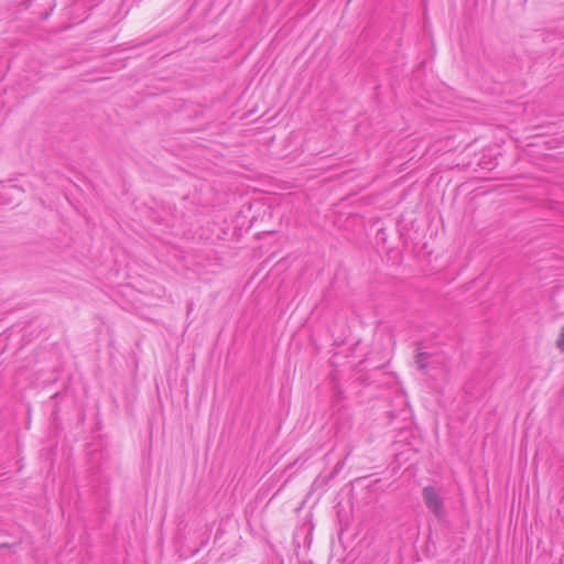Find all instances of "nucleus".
Listing matches in <instances>:
<instances>
[{
  "label": "nucleus",
  "mask_w": 564,
  "mask_h": 564,
  "mask_svg": "<svg viewBox=\"0 0 564 564\" xmlns=\"http://www.w3.org/2000/svg\"><path fill=\"white\" fill-rule=\"evenodd\" d=\"M422 497L426 508L437 518L442 519L445 514L444 499L441 491L434 486H426L422 490Z\"/></svg>",
  "instance_id": "obj_1"
},
{
  "label": "nucleus",
  "mask_w": 564,
  "mask_h": 564,
  "mask_svg": "<svg viewBox=\"0 0 564 564\" xmlns=\"http://www.w3.org/2000/svg\"><path fill=\"white\" fill-rule=\"evenodd\" d=\"M345 465V460H340L335 465L334 473H338Z\"/></svg>",
  "instance_id": "obj_4"
},
{
  "label": "nucleus",
  "mask_w": 564,
  "mask_h": 564,
  "mask_svg": "<svg viewBox=\"0 0 564 564\" xmlns=\"http://www.w3.org/2000/svg\"><path fill=\"white\" fill-rule=\"evenodd\" d=\"M556 347L564 352V326L562 327L561 334L556 339Z\"/></svg>",
  "instance_id": "obj_3"
},
{
  "label": "nucleus",
  "mask_w": 564,
  "mask_h": 564,
  "mask_svg": "<svg viewBox=\"0 0 564 564\" xmlns=\"http://www.w3.org/2000/svg\"><path fill=\"white\" fill-rule=\"evenodd\" d=\"M430 355L427 352L421 351L420 348L416 349L415 364L421 371H424L427 368L426 359Z\"/></svg>",
  "instance_id": "obj_2"
}]
</instances>
